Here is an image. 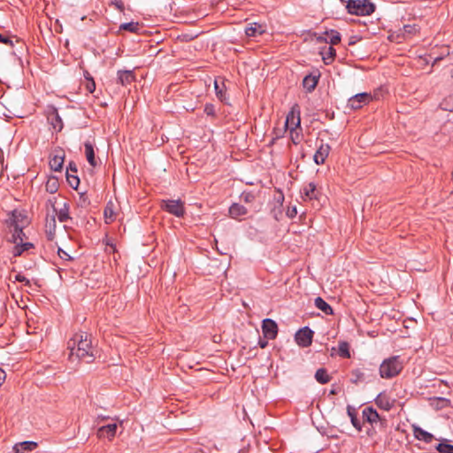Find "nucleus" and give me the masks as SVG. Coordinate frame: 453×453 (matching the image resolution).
I'll return each mask as SVG.
<instances>
[{
  "mask_svg": "<svg viewBox=\"0 0 453 453\" xmlns=\"http://www.w3.org/2000/svg\"><path fill=\"white\" fill-rule=\"evenodd\" d=\"M70 350L69 358H76L87 364L92 363L96 358V349L92 345L91 338L87 333L75 334L67 342Z\"/></svg>",
  "mask_w": 453,
  "mask_h": 453,
  "instance_id": "f257e3e1",
  "label": "nucleus"
},
{
  "mask_svg": "<svg viewBox=\"0 0 453 453\" xmlns=\"http://www.w3.org/2000/svg\"><path fill=\"white\" fill-rule=\"evenodd\" d=\"M403 368V361L400 356L386 358L380 365V376L382 379H391L397 376Z\"/></svg>",
  "mask_w": 453,
  "mask_h": 453,
  "instance_id": "f03ea898",
  "label": "nucleus"
},
{
  "mask_svg": "<svg viewBox=\"0 0 453 453\" xmlns=\"http://www.w3.org/2000/svg\"><path fill=\"white\" fill-rule=\"evenodd\" d=\"M348 12L357 16H368L375 12V4L371 0H347Z\"/></svg>",
  "mask_w": 453,
  "mask_h": 453,
  "instance_id": "7ed1b4c3",
  "label": "nucleus"
},
{
  "mask_svg": "<svg viewBox=\"0 0 453 453\" xmlns=\"http://www.w3.org/2000/svg\"><path fill=\"white\" fill-rule=\"evenodd\" d=\"M161 207L164 211L178 218H181L185 214L184 203L180 199L162 200Z\"/></svg>",
  "mask_w": 453,
  "mask_h": 453,
  "instance_id": "20e7f679",
  "label": "nucleus"
},
{
  "mask_svg": "<svg viewBox=\"0 0 453 453\" xmlns=\"http://www.w3.org/2000/svg\"><path fill=\"white\" fill-rule=\"evenodd\" d=\"M5 223L9 227L12 228L26 226L27 224V219L24 211L13 210L8 213V218L5 220Z\"/></svg>",
  "mask_w": 453,
  "mask_h": 453,
  "instance_id": "39448f33",
  "label": "nucleus"
},
{
  "mask_svg": "<svg viewBox=\"0 0 453 453\" xmlns=\"http://www.w3.org/2000/svg\"><path fill=\"white\" fill-rule=\"evenodd\" d=\"M314 332L309 326H303L295 334L296 342L303 348L311 345Z\"/></svg>",
  "mask_w": 453,
  "mask_h": 453,
  "instance_id": "423d86ee",
  "label": "nucleus"
},
{
  "mask_svg": "<svg viewBox=\"0 0 453 453\" xmlns=\"http://www.w3.org/2000/svg\"><path fill=\"white\" fill-rule=\"evenodd\" d=\"M117 429H118V423L116 421H114L113 419H111V422L101 426L97 429L96 435L100 439L106 438L108 440H111L115 436V434L117 433Z\"/></svg>",
  "mask_w": 453,
  "mask_h": 453,
  "instance_id": "0eeeda50",
  "label": "nucleus"
},
{
  "mask_svg": "<svg viewBox=\"0 0 453 453\" xmlns=\"http://www.w3.org/2000/svg\"><path fill=\"white\" fill-rule=\"evenodd\" d=\"M262 332L264 337L269 340H273L278 334V325L271 319H265L262 322Z\"/></svg>",
  "mask_w": 453,
  "mask_h": 453,
  "instance_id": "6e6552de",
  "label": "nucleus"
},
{
  "mask_svg": "<svg viewBox=\"0 0 453 453\" xmlns=\"http://www.w3.org/2000/svg\"><path fill=\"white\" fill-rule=\"evenodd\" d=\"M65 161V152L62 150H56L54 154L50 157V167L54 172H60Z\"/></svg>",
  "mask_w": 453,
  "mask_h": 453,
  "instance_id": "1a4fd4ad",
  "label": "nucleus"
},
{
  "mask_svg": "<svg viewBox=\"0 0 453 453\" xmlns=\"http://www.w3.org/2000/svg\"><path fill=\"white\" fill-rule=\"evenodd\" d=\"M372 96L367 93H359L351 96L348 101V105L351 109H359L363 104H366L371 100Z\"/></svg>",
  "mask_w": 453,
  "mask_h": 453,
  "instance_id": "9d476101",
  "label": "nucleus"
},
{
  "mask_svg": "<svg viewBox=\"0 0 453 453\" xmlns=\"http://www.w3.org/2000/svg\"><path fill=\"white\" fill-rule=\"evenodd\" d=\"M47 119L53 130L56 132H60L63 129L64 124L57 109L53 108L49 111L47 114Z\"/></svg>",
  "mask_w": 453,
  "mask_h": 453,
  "instance_id": "9b49d317",
  "label": "nucleus"
},
{
  "mask_svg": "<svg viewBox=\"0 0 453 453\" xmlns=\"http://www.w3.org/2000/svg\"><path fill=\"white\" fill-rule=\"evenodd\" d=\"M331 147L327 143L320 142V145L318 147L314 156L313 160L316 165L324 164L326 158L328 157Z\"/></svg>",
  "mask_w": 453,
  "mask_h": 453,
  "instance_id": "f8f14e48",
  "label": "nucleus"
},
{
  "mask_svg": "<svg viewBox=\"0 0 453 453\" xmlns=\"http://www.w3.org/2000/svg\"><path fill=\"white\" fill-rule=\"evenodd\" d=\"M374 401L377 406L384 411H390L395 403V399L391 398L385 392L380 393Z\"/></svg>",
  "mask_w": 453,
  "mask_h": 453,
  "instance_id": "ddd939ff",
  "label": "nucleus"
},
{
  "mask_svg": "<svg viewBox=\"0 0 453 453\" xmlns=\"http://www.w3.org/2000/svg\"><path fill=\"white\" fill-rule=\"evenodd\" d=\"M412 430L415 439L424 441L426 443H430L434 438V434L424 430L423 428L417 425L412 426Z\"/></svg>",
  "mask_w": 453,
  "mask_h": 453,
  "instance_id": "4468645a",
  "label": "nucleus"
},
{
  "mask_svg": "<svg viewBox=\"0 0 453 453\" xmlns=\"http://www.w3.org/2000/svg\"><path fill=\"white\" fill-rule=\"evenodd\" d=\"M118 83L122 86L131 84L135 80V75L133 70H119L117 73Z\"/></svg>",
  "mask_w": 453,
  "mask_h": 453,
  "instance_id": "2eb2a0df",
  "label": "nucleus"
},
{
  "mask_svg": "<svg viewBox=\"0 0 453 453\" xmlns=\"http://www.w3.org/2000/svg\"><path fill=\"white\" fill-rule=\"evenodd\" d=\"M36 447L37 442L33 441H24L16 443L12 449L15 453H28L35 450Z\"/></svg>",
  "mask_w": 453,
  "mask_h": 453,
  "instance_id": "dca6fc26",
  "label": "nucleus"
},
{
  "mask_svg": "<svg viewBox=\"0 0 453 453\" xmlns=\"http://www.w3.org/2000/svg\"><path fill=\"white\" fill-rule=\"evenodd\" d=\"M265 32V30L264 26L257 22L250 23L245 27V35L248 37H257L258 35H262Z\"/></svg>",
  "mask_w": 453,
  "mask_h": 453,
  "instance_id": "f3484780",
  "label": "nucleus"
},
{
  "mask_svg": "<svg viewBox=\"0 0 453 453\" xmlns=\"http://www.w3.org/2000/svg\"><path fill=\"white\" fill-rule=\"evenodd\" d=\"M248 212V210L245 206L234 203L228 210L229 216L232 219H238L240 217L245 216Z\"/></svg>",
  "mask_w": 453,
  "mask_h": 453,
  "instance_id": "a211bd4d",
  "label": "nucleus"
},
{
  "mask_svg": "<svg viewBox=\"0 0 453 453\" xmlns=\"http://www.w3.org/2000/svg\"><path fill=\"white\" fill-rule=\"evenodd\" d=\"M363 418L370 424L377 423L380 419L379 413L372 407H365L362 411Z\"/></svg>",
  "mask_w": 453,
  "mask_h": 453,
  "instance_id": "6ab92c4d",
  "label": "nucleus"
},
{
  "mask_svg": "<svg viewBox=\"0 0 453 453\" xmlns=\"http://www.w3.org/2000/svg\"><path fill=\"white\" fill-rule=\"evenodd\" d=\"M300 122L299 114L296 115L295 111L292 110L287 116L285 125L287 128L293 132L296 127H300Z\"/></svg>",
  "mask_w": 453,
  "mask_h": 453,
  "instance_id": "aec40b11",
  "label": "nucleus"
},
{
  "mask_svg": "<svg viewBox=\"0 0 453 453\" xmlns=\"http://www.w3.org/2000/svg\"><path fill=\"white\" fill-rule=\"evenodd\" d=\"M318 81L319 75L308 74L303 80V86L308 92H311L315 89Z\"/></svg>",
  "mask_w": 453,
  "mask_h": 453,
  "instance_id": "412c9836",
  "label": "nucleus"
},
{
  "mask_svg": "<svg viewBox=\"0 0 453 453\" xmlns=\"http://www.w3.org/2000/svg\"><path fill=\"white\" fill-rule=\"evenodd\" d=\"M15 246L12 250V254L14 257H19L21 256L25 251L32 249L34 247V244L32 242H19L18 243H14Z\"/></svg>",
  "mask_w": 453,
  "mask_h": 453,
  "instance_id": "4be33fe9",
  "label": "nucleus"
},
{
  "mask_svg": "<svg viewBox=\"0 0 453 453\" xmlns=\"http://www.w3.org/2000/svg\"><path fill=\"white\" fill-rule=\"evenodd\" d=\"M69 209L70 206L68 203H64L63 207L58 211L54 208V212L58 216V219L60 222H66L68 219H70Z\"/></svg>",
  "mask_w": 453,
  "mask_h": 453,
  "instance_id": "5701e85b",
  "label": "nucleus"
},
{
  "mask_svg": "<svg viewBox=\"0 0 453 453\" xmlns=\"http://www.w3.org/2000/svg\"><path fill=\"white\" fill-rule=\"evenodd\" d=\"M347 414L349 417L350 422L353 425V426L357 430L361 431L362 426H361V423H360V421L358 420V418L357 417V411H356V409L353 406H351V405H348L347 406Z\"/></svg>",
  "mask_w": 453,
  "mask_h": 453,
  "instance_id": "b1692460",
  "label": "nucleus"
},
{
  "mask_svg": "<svg viewBox=\"0 0 453 453\" xmlns=\"http://www.w3.org/2000/svg\"><path fill=\"white\" fill-rule=\"evenodd\" d=\"M315 306L325 312L326 315L333 314V308L320 296H318L314 300Z\"/></svg>",
  "mask_w": 453,
  "mask_h": 453,
  "instance_id": "393cba45",
  "label": "nucleus"
},
{
  "mask_svg": "<svg viewBox=\"0 0 453 453\" xmlns=\"http://www.w3.org/2000/svg\"><path fill=\"white\" fill-rule=\"evenodd\" d=\"M84 148H85V155H86L88 162L89 163L90 165L96 166V158H95V151H94L93 144L90 142H86L84 143Z\"/></svg>",
  "mask_w": 453,
  "mask_h": 453,
  "instance_id": "a878e982",
  "label": "nucleus"
},
{
  "mask_svg": "<svg viewBox=\"0 0 453 453\" xmlns=\"http://www.w3.org/2000/svg\"><path fill=\"white\" fill-rule=\"evenodd\" d=\"M302 194L306 199H317V188L315 183L310 182L303 188Z\"/></svg>",
  "mask_w": 453,
  "mask_h": 453,
  "instance_id": "bb28decb",
  "label": "nucleus"
},
{
  "mask_svg": "<svg viewBox=\"0 0 453 453\" xmlns=\"http://www.w3.org/2000/svg\"><path fill=\"white\" fill-rule=\"evenodd\" d=\"M449 440L446 438L440 439V443L435 447L439 453H453V445L449 444Z\"/></svg>",
  "mask_w": 453,
  "mask_h": 453,
  "instance_id": "cd10ccee",
  "label": "nucleus"
},
{
  "mask_svg": "<svg viewBox=\"0 0 453 453\" xmlns=\"http://www.w3.org/2000/svg\"><path fill=\"white\" fill-rule=\"evenodd\" d=\"M321 55L324 63L326 65H329L334 60L336 55V50L332 46H329L326 48L323 51H321Z\"/></svg>",
  "mask_w": 453,
  "mask_h": 453,
  "instance_id": "c85d7f7f",
  "label": "nucleus"
},
{
  "mask_svg": "<svg viewBox=\"0 0 453 453\" xmlns=\"http://www.w3.org/2000/svg\"><path fill=\"white\" fill-rule=\"evenodd\" d=\"M315 380L320 384H326L330 381L331 377L328 375L325 368H319L315 372Z\"/></svg>",
  "mask_w": 453,
  "mask_h": 453,
  "instance_id": "c756f323",
  "label": "nucleus"
},
{
  "mask_svg": "<svg viewBox=\"0 0 453 453\" xmlns=\"http://www.w3.org/2000/svg\"><path fill=\"white\" fill-rule=\"evenodd\" d=\"M326 37L325 38L326 42L332 45L337 44L341 41V35L336 30H329L326 32Z\"/></svg>",
  "mask_w": 453,
  "mask_h": 453,
  "instance_id": "7c9ffc66",
  "label": "nucleus"
},
{
  "mask_svg": "<svg viewBox=\"0 0 453 453\" xmlns=\"http://www.w3.org/2000/svg\"><path fill=\"white\" fill-rule=\"evenodd\" d=\"M338 355L341 357L343 358H349L350 357V352H349V344L345 342H340L338 344Z\"/></svg>",
  "mask_w": 453,
  "mask_h": 453,
  "instance_id": "2f4dec72",
  "label": "nucleus"
},
{
  "mask_svg": "<svg viewBox=\"0 0 453 453\" xmlns=\"http://www.w3.org/2000/svg\"><path fill=\"white\" fill-rule=\"evenodd\" d=\"M140 29V25L138 22H134V21H131V22H127V23H122L119 27V30H125V31H128V32H131V33H138Z\"/></svg>",
  "mask_w": 453,
  "mask_h": 453,
  "instance_id": "473e14b6",
  "label": "nucleus"
},
{
  "mask_svg": "<svg viewBox=\"0 0 453 453\" xmlns=\"http://www.w3.org/2000/svg\"><path fill=\"white\" fill-rule=\"evenodd\" d=\"M366 381H367V379H366V375L364 371H362L360 369H356L352 372V378H351L352 383L357 384L359 382H366Z\"/></svg>",
  "mask_w": 453,
  "mask_h": 453,
  "instance_id": "72a5a7b5",
  "label": "nucleus"
},
{
  "mask_svg": "<svg viewBox=\"0 0 453 453\" xmlns=\"http://www.w3.org/2000/svg\"><path fill=\"white\" fill-rule=\"evenodd\" d=\"M58 186L59 184L58 179L55 177H51L48 179L45 185V188L46 191L49 192L50 194H55L58 189Z\"/></svg>",
  "mask_w": 453,
  "mask_h": 453,
  "instance_id": "f704fd0d",
  "label": "nucleus"
},
{
  "mask_svg": "<svg viewBox=\"0 0 453 453\" xmlns=\"http://www.w3.org/2000/svg\"><path fill=\"white\" fill-rule=\"evenodd\" d=\"M25 226H19V227H14L13 228V233H12V242L13 243H18L19 242H22L23 239L25 238V233L23 232V228Z\"/></svg>",
  "mask_w": 453,
  "mask_h": 453,
  "instance_id": "c9c22d12",
  "label": "nucleus"
},
{
  "mask_svg": "<svg viewBox=\"0 0 453 453\" xmlns=\"http://www.w3.org/2000/svg\"><path fill=\"white\" fill-rule=\"evenodd\" d=\"M441 105L444 111H453V94L445 97Z\"/></svg>",
  "mask_w": 453,
  "mask_h": 453,
  "instance_id": "e433bc0d",
  "label": "nucleus"
},
{
  "mask_svg": "<svg viewBox=\"0 0 453 453\" xmlns=\"http://www.w3.org/2000/svg\"><path fill=\"white\" fill-rule=\"evenodd\" d=\"M66 180L70 187H72L73 189H77L80 184V179L78 178V176L71 174L70 173H68V171H66Z\"/></svg>",
  "mask_w": 453,
  "mask_h": 453,
  "instance_id": "4c0bfd02",
  "label": "nucleus"
},
{
  "mask_svg": "<svg viewBox=\"0 0 453 453\" xmlns=\"http://www.w3.org/2000/svg\"><path fill=\"white\" fill-rule=\"evenodd\" d=\"M214 88H215V92H216V96H218V98L224 102L226 97H225V92H224V83L221 84V86L219 84L218 81H214Z\"/></svg>",
  "mask_w": 453,
  "mask_h": 453,
  "instance_id": "58836bf2",
  "label": "nucleus"
},
{
  "mask_svg": "<svg viewBox=\"0 0 453 453\" xmlns=\"http://www.w3.org/2000/svg\"><path fill=\"white\" fill-rule=\"evenodd\" d=\"M105 222L110 223L114 220V211L111 206L107 205L104 209Z\"/></svg>",
  "mask_w": 453,
  "mask_h": 453,
  "instance_id": "ea45409f",
  "label": "nucleus"
},
{
  "mask_svg": "<svg viewBox=\"0 0 453 453\" xmlns=\"http://www.w3.org/2000/svg\"><path fill=\"white\" fill-rule=\"evenodd\" d=\"M203 111L208 116L214 117L216 115L215 106H214V104H210V103H208L204 105Z\"/></svg>",
  "mask_w": 453,
  "mask_h": 453,
  "instance_id": "a19ab883",
  "label": "nucleus"
},
{
  "mask_svg": "<svg viewBox=\"0 0 453 453\" xmlns=\"http://www.w3.org/2000/svg\"><path fill=\"white\" fill-rule=\"evenodd\" d=\"M0 43L6 44L11 47H13L14 45L11 36L3 34H0Z\"/></svg>",
  "mask_w": 453,
  "mask_h": 453,
  "instance_id": "79ce46f5",
  "label": "nucleus"
},
{
  "mask_svg": "<svg viewBox=\"0 0 453 453\" xmlns=\"http://www.w3.org/2000/svg\"><path fill=\"white\" fill-rule=\"evenodd\" d=\"M15 280L24 283V285L31 287V281L27 279L23 274L18 273L15 275Z\"/></svg>",
  "mask_w": 453,
  "mask_h": 453,
  "instance_id": "37998d69",
  "label": "nucleus"
},
{
  "mask_svg": "<svg viewBox=\"0 0 453 453\" xmlns=\"http://www.w3.org/2000/svg\"><path fill=\"white\" fill-rule=\"evenodd\" d=\"M90 203L88 196L85 194H81L79 198V205L81 207H87Z\"/></svg>",
  "mask_w": 453,
  "mask_h": 453,
  "instance_id": "c03bdc74",
  "label": "nucleus"
},
{
  "mask_svg": "<svg viewBox=\"0 0 453 453\" xmlns=\"http://www.w3.org/2000/svg\"><path fill=\"white\" fill-rule=\"evenodd\" d=\"M111 5H113L119 12H123L125 9L124 3L121 0H111Z\"/></svg>",
  "mask_w": 453,
  "mask_h": 453,
  "instance_id": "a18cd8bd",
  "label": "nucleus"
},
{
  "mask_svg": "<svg viewBox=\"0 0 453 453\" xmlns=\"http://www.w3.org/2000/svg\"><path fill=\"white\" fill-rule=\"evenodd\" d=\"M86 78L89 81L87 84V89L89 93H93L96 89V83L92 78H88L87 76Z\"/></svg>",
  "mask_w": 453,
  "mask_h": 453,
  "instance_id": "49530a36",
  "label": "nucleus"
},
{
  "mask_svg": "<svg viewBox=\"0 0 453 453\" xmlns=\"http://www.w3.org/2000/svg\"><path fill=\"white\" fill-rule=\"evenodd\" d=\"M241 199L245 203H250L254 199V196L251 193H242Z\"/></svg>",
  "mask_w": 453,
  "mask_h": 453,
  "instance_id": "de8ad7c7",
  "label": "nucleus"
},
{
  "mask_svg": "<svg viewBox=\"0 0 453 453\" xmlns=\"http://www.w3.org/2000/svg\"><path fill=\"white\" fill-rule=\"evenodd\" d=\"M403 31L407 34H411L417 31L416 25H405L403 26Z\"/></svg>",
  "mask_w": 453,
  "mask_h": 453,
  "instance_id": "09e8293b",
  "label": "nucleus"
},
{
  "mask_svg": "<svg viewBox=\"0 0 453 453\" xmlns=\"http://www.w3.org/2000/svg\"><path fill=\"white\" fill-rule=\"evenodd\" d=\"M58 255H59V257L62 259H65V260H71L72 259V257L67 252L63 250L62 249L58 250Z\"/></svg>",
  "mask_w": 453,
  "mask_h": 453,
  "instance_id": "8fccbe9b",
  "label": "nucleus"
},
{
  "mask_svg": "<svg viewBox=\"0 0 453 453\" xmlns=\"http://www.w3.org/2000/svg\"><path fill=\"white\" fill-rule=\"evenodd\" d=\"M297 214V211H296V207L294 206L293 208L291 209H288V212H287V215L289 217V218H294L296 217Z\"/></svg>",
  "mask_w": 453,
  "mask_h": 453,
  "instance_id": "3c124183",
  "label": "nucleus"
},
{
  "mask_svg": "<svg viewBox=\"0 0 453 453\" xmlns=\"http://www.w3.org/2000/svg\"><path fill=\"white\" fill-rule=\"evenodd\" d=\"M66 171H68V172L72 171L73 173H76L77 172V167H76L75 163L70 162Z\"/></svg>",
  "mask_w": 453,
  "mask_h": 453,
  "instance_id": "603ef678",
  "label": "nucleus"
},
{
  "mask_svg": "<svg viewBox=\"0 0 453 453\" xmlns=\"http://www.w3.org/2000/svg\"><path fill=\"white\" fill-rule=\"evenodd\" d=\"M6 379V373L5 372L0 368V386L4 382Z\"/></svg>",
  "mask_w": 453,
  "mask_h": 453,
  "instance_id": "864d4df0",
  "label": "nucleus"
},
{
  "mask_svg": "<svg viewBox=\"0 0 453 453\" xmlns=\"http://www.w3.org/2000/svg\"><path fill=\"white\" fill-rule=\"evenodd\" d=\"M268 345V342L267 340L265 339H259L258 341V346L261 348V349H265L266 346Z\"/></svg>",
  "mask_w": 453,
  "mask_h": 453,
  "instance_id": "5fc2aeb1",
  "label": "nucleus"
},
{
  "mask_svg": "<svg viewBox=\"0 0 453 453\" xmlns=\"http://www.w3.org/2000/svg\"><path fill=\"white\" fill-rule=\"evenodd\" d=\"M50 206L54 209L55 208V203H56V197L50 198L47 202Z\"/></svg>",
  "mask_w": 453,
  "mask_h": 453,
  "instance_id": "6e6d98bb",
  "label": "nucleus"
},
{
  "mask_svg": "<svg viewBox=\"0 0 453 453\" xmlns=\"http://www.w3.org/2000/svg\"><path fill=\"white\" fill-rule=\"evenodd\" d=\"M98 419L102 420V421H104V420H109L110 418L109 417H104V416H98L97 418Z\"/></svg>",
  "mask_w": 453,
  "mask_h": 453,
  "instance_id": "4d7b16f0",
  "label": "nucleus"
},
{
  "mask_svg": "<svg viewBox=\"0 0 453 453\" xmlns=\"http://www.w3.org/2000/svg\"><path fill=\"white\" fill-rule=\"evenodd\" d=\"M55 222H56V220H55V214H54V215H52V217L50 219V224L52 223L53 226H55Z\"/></svg>",
  "mask_w": 453,
  "mask_h": 453,
  "instance_id": "13d9d810",
  "label": "nucleus"
},
{
  "mask_svg": "<svg viewBox=\"0 0 453 453\" xmlns=\"http://www.w3.org/2000/svg\"><path fill=\"white\" fill-rule=\"evenodd\" d=\"M279 200H281V201H283V200H284V196H283V195H282V194H281V197H279Z\"/></svg>",
  "mask_w": 453,
  "mask_h": 453,
  "instance_id": "bf43d9fd",
  "label": "nucleus"
},
{
  "mask_svg": "<svg viewBox=\"0 0 453 453\" xmlns=\"http://www.w3.org/2000/svg\"><path fill=\"white\" fill-rule=\"evenodd\" d=\"M279 200H281V201H283V200H284V196H283V195H282V194H281V197H279Z\"/></svg>",
  "mask_w": 453,
  "mask_h": 453,
  "instance_id": "052dcab7",
  "label": "nucleus"
},
{
  "mask_svg": "<svg viewBox=\"0 0 453 453\" xmlns=\"http://www.w3.org/2000/svg\"><path fill=\"white\" fill-rule=\"evenodd\" d=\"M294 143H297L298 142L296 140V138L292 137Z\"/></svg>",
  "mask_w": 453,
  "mask_h": 453,
  "instance_id": "680f3d73",
  "label": "nucleus"
},
{
  "mask_svg": "<svg viewBox=\"0 0 453 453\" xmlns=\"http://www.w3.org/2000/svg\"><path fill=\"white\" fill-rule=\"evenodd\" d=\"M342 2H346V0H341Z\"/></svg>",
  "mask_w": 453,
  "mask_h": 453,
  "instance_id": "e2e57ef3",
  "label": "nucleus"
}]
</instances>
